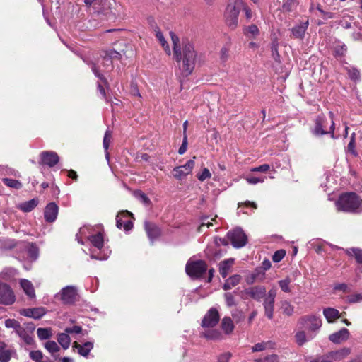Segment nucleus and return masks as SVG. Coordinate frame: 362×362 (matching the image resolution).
Masks as SVG:
<instances>
[{"label": "nucleus", "instance_id": "6", "mask_svg": "<svg viewBox=\"0 0 362 362\" xmlns=\"http://www.w3.org/2000/svg\"><path fill=\"white\" fill-rule=\"evenodd\" d=\"M298 323L304 329L308 330V332L316 335L317 332L322 326V320L319 316L315 315H305L300 318Z\"/></svg>", "mask_w": 362, "mask_h": 362}, {"label": "nucleus", "instance_id": "40", "mask_svg": "<svg viewBox=\"0 0 362 362\" xmlns=\"http://www.w3.org/2000/svg\"><path fill=\"white\" fill-rule=\"evenodd\" d=\"M349 255H354L357 262L362 264V250L358 248H351L346 250Z\"/></svg>", "mask_w": 362, "mask_h": 362}, {"label": "nucleus", "instance_id": "58", "mask_svg": "<svg viewBox=\"0 0 362 362\" xmlns=\"http://www.w3.org/2000/svg\"><path fill=\"white\" fill-rule=\"evenodd\" d=\"M187 136H183L182 144L178 150L179 154L182 155L186 152L187 148Z\"/></svg>", "mask_w": 362, "mask_h": 362}, {"label": "nucleus", "instance_id": "57", "mask_svg": "<svg viewBox=\"0 0 362 362\" xmlns=\"http://www.w3.org/2000/svg\"><path fill=\"white\" fill-rule=\"evenodd\" d=\"M232 356V354L230 352H226L221 354L218 357V362H228Z\"/></svg>", "mask_w": 362, "mask_h": 362}, {"label": "nucleus", "instance_id": "12", "mask_svg": "<svg viewBox=\"0 0 362 362\" xmlns=\"http://www.w3.org/2000/svg\"><path fill=\"white\" fill-rule=\"evenodd\" d=\"M195 165L194 160H189L185 165L173 168V175L176 180H182L189 175Z\"/></svg>", "mask_w": 362, "mask_h": 362}, {"label": "nucleus", "instance_id": "48", "mask_svg": "<svg viewBox=\"0 0 362 362\" xmlns=\"http://www.w3.org/2000/svg\"><path fill=\"white\" fill-rule=\"evenodd\" d=\"M214 220V218H211V221H209L208 217H203L202 218V222L198 228V231L202 232L204 227L209 228L210 226H212L211 221H213Z\"/></svg>", "mask_w": 362, "mask_h": 362}, {"label": "nucleus", "instance_id": "19", "mask_svg": "<svg viewBox=\"0 0 362 362\" xmlns=\"http://www.w3.org/2000/svg\"><path fill=\"white\" fill-rule=\"evenodd\" d=\"M200 337L213 341H219L223 339V334L217 329H206L200 334Z\"/></svg>", "mask_w": 362, "mask_h": 362}, {"label": "nucleus", "instance_id": "64", "mask_svg": "<svg viewBox=\"0 0 362 362\" xmlns=\"http://www.w3.org/2000/svg\"><path fill=\"white\" fill-rule=\"evenodd\" d=\"M247 30L249 33H250L251 35H252L254 36L258 35V33H259V29H258L257 26L255 25H250L247 28Z\"/></svg>", "mask_w": 362, "mask_h": 362}, {"label": "nucleus", "instance_id": "34", "mask_svg": "<svg viewBox=\"0 0 362 362\" xmlns=\"http://www.w3.org/2000/svg\"><path fill=\"white\" fill-rule=\"evenodd\" d=\"M122 55L121 52H117L115 49H108L103 52V57L106 61L120 60Z\"/></svg>", "mask_w": 362, "mask_h": 362}, {"label": "nucleus", "instance_id": "28", "mask_svg": "<svg viewBox=\"0 0 362 362\" xmlns=\"http://www.w3.org/2000/svg\"><path fill=\"white\" fill-rule=\"evenodd\" d=\"M145 230L148 234V236L150 239L153 240L160 235V230L158 227L156 225L151 223L149 222L146 221L145 224Z\"/></svg>", "mask_w": 362, "mask_h": 362}, {"label": "nucleus", "instance_id": "37", "mask_svg": "<svg viewBox=\"0 0 362 362\" xmlns=\"http://www.w3.org/2000/svg\"><path fill=\"white\" fill-rule=\"evenodd\" d=\"M255 362H279V356L276 354L266 355L262 357L255 358Z\"/></svg>", "mask_w": 362, "mask_h": 362}, {"label": "nucleus", "instance_id": "41", "mask_svg": "<svg viewBox=\"0 0 362 362\" xmlns=\"http://www.w3.org/2000/svg\"><path fill=\"white\" fill-rule=\"evenodd\" d=\"M45 348L52 355L59 351V346L54 341H48L45 344Z\"/></svg>", "mask_w": 362, "mask_h": 362}, {"label": "nucleus", "instance_id": "52", "mask_svg": "<svg viewBox=\"0 0 362 362\" xmlns=\"http://www.w3.org/2000/svg\"><path fill=\"white\" fill-rule=\"evenodd\" d=\"M28 255L33 259H35L38 255V249L33 244L30 245L28 247Z\"/></svg>", "mask_w": 362, "mask_h": 362}, {"label": "nucleus", "instance_id": "53", "mask_svg": "<svg viewBox=\"0 0 362 362\" xmlns=\"http://www.w3.org/2000/svg\"><path fill=\"white\" fill-rule=\"evenodd\" d=\"M226 305L228 307L235 305V300L233 295L230 293H226L224 295Z\"/></svg>", "mask_w": 362, "mask_h": 362}, {"label": "nucleus", "instance_id": "33", "mask_svg": "<svg viewBox=\"0 0 362 362\" xmlns=\"http://www.w3.org/2000/svg\"><path fill=\"white\" fill-rule=\"evenodd\" d=\"M38 204V200L37 199H33L28 202L21 203L18 206V209L24 212H30L35 209Z\"/></svg>", "mask_w": 362, "mask_h": 362}, {"label": "nucleus", "instance_id": "44", "mask_svg": "<svg viewBox=\"0 0 362 362\" xmlns=\"http://www.w3.org/2000/svg\"><path fill=\"white\" fill-rule=\"evenodd\" d=\"M5 326L7 328H13L15 329L16 332L18 331V328L21 327V325L18 321L14 319H7L5 321Z\"/></svg>", "mask_w": 362, "mask_h": 362}, {"label": "nucleus", "instance_id": "11", "mask_svg": "<svg viewBox=\"0 0 362 362\" xmlns=\"http://www.w3.org/2000/svg\"><path fill=\"white\" fill-rule=\"evenodd\" d=\"M220 320V315L216 308H211L204 316L202 326L204 328L215 327Z\"/></svg>", "mask_w": 362, "mask_h": 362}, {"label": "nucleus", "instance_id": "61", "mask_svg": "<svg viewBox=\"0 0 362 362\" xmlns=\"http://www.w3.org/2000/svg\"><path fill=\"white\" fill-rule=\"evenodd\" d=\"M346 51V46L345 45H340L339 47H335V54L338 56H343Z\"/></svg>", "mask_w": 362, "mask_h": 362}, {"label": "nucleus", "instance_id": "25", "mask_svg": "<svg viewBox=\"0 0 362 362\" xmlns=\"http://www.w3.org/2000/svg\"><path fill=\"white\" fill-rule=\"evenodd\" d=\"M308 26V21L303 22L292 28V33L296 38L303 39Z\"/></svg>", "mask_w": 362, "mask_h": 362}, {"label": "nucleus", "instance_id": "32", "mask_svg": "<svg viewBox=\"0 0 362 362\" xmlns=\"http://www.w3.org/2000/svg\"><path fill=\"white\" fill-rule=\"evenodd\" d=\"M351 353L349 348H342L331 353V358L334 360H342L347 357Z\"/></svg>", "mask_w": 362, "mask_h": 362}, {"label": "nucleus", "instance_id": "63", "mask_svg": "<svg viewBox=\"0 0 362 362\" xmlns=\"http://www.w3.org/2000/svg\"><path fill=\"white\" fill-rule=\"evenodd\" d=\"M259 270L256 269L255 272L252 274L250 276L246 279V282L248 284H252L258 278Z\"/></svg>", "mask_w": 362, "mask_h": 362}, {"label": "nucleus", "instance_id": "50", "mask_svg": "<svg viewBox=\"0 0 362 362\" xmlns=\"http://www.w3.org/2000/svg\"><path fill=\"white\" fill-rule=\"evenodd\" d=\"M347 300L350 303H356L362 301V293L347 296Z\"/></svg>", "mask_w": 362, "mask_h": 362}, {"label": "nucleus", "instance_id": "9", "mask_svg": "<svg viewBox=\"0 0 362 362\" xmlns=\"http://www.w3.org/2000/svg\"><path fill=\"white\" fill-rule=\"evenodd\" d=\"M76 297L77 290L76 288L73 286H68L63 288L61 291L55 296V298H59L64 304L74 303Z\"/></svg>", "mask_w": 362, "mask_h": 362}, {"label": "nucleus", "instance_id": "46", "mask_svg": "<svg viewBox=\"0 0 362 362\" xmlns=\"http://www.w3.org/2000/svg\"><path fill=\"white\" fill-rule=\"evenodd\" d=\"M29 356L35 362H40L42 361L43 354L40 351H31L29 353Z\"/></svg>", "mask_w": 362, "mask_h": 362}, {"label": "nucleus", "instance_id": "38", "mask_svg": "<svg viewBox=\"0 0 362 362\" xmlns=\"http://www.w3.org/2000/svg\"><path fill=\"white\" fill-rule=\"evenodd\" d=\"M2 181L6 186L16 189H21L23 186L20 181L14 179L4 178Z\"/></svg>", "mask_w": 362, "mask_h": 362}, {"label": "nucleus", "instance_id": "29", "mask_svg": "<svg viewBox=\"0 0 362 362\" xmlns=\"http://www.w3.org/2000/svg\"><path fill=\"white\" fill-rule=\"evenodd\" d=\"M21 288L25 294L30 298H35V292L33 284L26 279H21L20 281Z\"/></svg>", "mask_w": 362, "mask_h": 362}, {"label": "nucleus", "instance_id": "35", "mask_svg": "<svg viewBox=\"0 0 362 362\" xmlns=\"http://www.w3.org/2000/svg\"><path fill=\"white\" fill-rule=\"evenodd\" d=\"M89 240L94 247L99 250H100L103 247L104 239L101 233H98L95 235H90L89 237Z\"/></svg>", "mask_w": 362, "mask_h": 362}, {"label": "nucleus", "instance_id": "55", "mask_svg": "<svg viewBox=\"0 0 362 362\" xmlns=\"http://www.w3.org/2000/svg\"><path fill=\"white\" fill-rule=\"evenodd\" d=\"M348 74H349V76L352 80L356 81V80H358L360 78V73H359L358 70H357L355 68H352V69H349L348 71Z\"/></svg>", "mask_w": 362, "mask_h": 362}, {"label": "nucleus", "instance_id": "49", "mask_svg": "<svg viewBox=\"0 0 362 362\" xmlns=\"http://www.w3.org/2000/svg\"><path fill=\"white\" fill-rule=\"evenodd\" d=\"M211 174L208 168H204L201 173L197 174V177L200 181H204L205 180L210 178Z\"/></svg>", "mask_w": 362, "mask_h": 362}, {"label": "nucleus", "instance_id": "45", "mask_svg": "<svg viewBox=\"0 0 362 362\" xmlns=\"http://www.w3.org/2000/svg\"><path fill=\"white\" fill-rule=\"evenodd\" d=\"M111 140H112V132L110 130H107L105 133V136L103 138V148H105V151H107V149L110 146V144L111 143Z\"/></svg>", "mask_w": 362, "mask_h": 362}, {"label": "nucleus", "instance_id": "7", "mask_svg": "<svg viewBox=\"0 0 362 362\" xmlns=\"http://www.w3.org/2000/svg\"><path fill=\"white\" fill-rule=\"evenodd\" d=\"M207 265L203 260L188 261L185 267L186 273L192 278H199L206 272Z\"/></svg>", "mask_w": 362, "mask_h": 362}, {"label": "nucleus", "instance_id": "16", "mask_svg": "<svg viewBox=\"0 0 362 362\" xmlns=\"http://www.w3.org/2000/svg\"><path fill=\"white\" fill-rule=\"evenodd\" d=\"M349 331L346 328H342L339 332L329 336V339L334 344H340L346 341L349 337Z\"/></svg>", "mask_w": 362, "mask_h": 362}, {"label": "nucleus", "instance_id": "42", "mask_svg": "<svg viewBox=\"0 0 362 362\" xmlns=\"http://www.w3.org/2000/svg\"><path fill=\"white\" fill-rule=\"evenodd\" d=\"M281 310L283 313L287 315H291L293 313V306L288 301L284 300L281 303Z\"/></svg>", "mask_w": 362, "mask_h": 362}, {"label": "nucleus", "instance_id": "54", "mask_svg": "<svg viewBox=\"0 0 362 362\" xmlns=\"http://www.w3.org/2000/svg\"><path fill=\"white\" fill-rule=\"evenodd\" d=\"M269 169H270V165L269 164H263L258 167L252 168L250 169V171L253 172V173H256V172L266 173Z\"/></svg>", "mask_w": 362, "mask_h": 362}, {"label": "nucleus", "instance_id": "47", "mask_svg": "<svg viewBox=\"0 0 362 362\" xmlns=\"http://www.w3.org/2000/svg\"><path fill=\"white\" fill-rule=\"evenodd\" d=\"M134 196L139 199L141 202L149 204H150V199L148 197L141 191L138 190L134 192Z\"/></svg>", "mask_w": 362, "mask_h": 362}, {"label": "nucleus", "instance_id": "4", "mask_svg": "<svg viewBox=\"0 0 362 362\" xmlns=\"http://www.w3.org/2000/svg\"><path fill=\"white\" fill-rule=\"evenodd\" d=\"M243 6L242 0H229L224 13L226 25L231 29H235L238 23V16Z\"/></svg>", "mask_w": 362, "mask_h": 362}, {"label": "nucleus", "instance_id": "39", "mask_svg": "<svg viewBox=\"0 0 362 362\" xmlns=\"http://www.w3.org/2000/svg\"><path fill=\"white\" fill-rule=\"evenodd\" d=\"M37 334L40 339L45 340L49 339L52 336L51 329L49 328H38Z\"/></svg>", "mask_w": 362, "mask_h": 362}, {"label": "nucleus", "instance_id": "56", "mask_svg": "<svg viewBox=\"0 0 362 362\" xmlns=\"http://www.w3.org/2000/svg\"><path fill=\"white\" fill-rule=\"evenodd\" d=\"M348 150L354 156H357V153L355 151L354 134H352L351 141H350L349 144H348Z\"/></svg>", "mask_w": 362, "mask_h": 362}, {"label": "nucleus", "instance_id": "24", "mask_svg": "<svg viewBox=\"0 0 362 362\" xmlns=\"http://www.w3.org/2000/svg\"><path fill=\"white\" fill-rule=\"evenodd\" d=\"M315 334L312 333H305L304 330H299L295 334V340L298 346H303L307 341L313 339Z\"/></svg>", "mask_w": 362, "mask_h": 362}, {"label": "nucleus", "instance_id": "21", "mask_svg": "<svg viewBox=\"0 0 362 362\" xmlns=\"http://www.w3.org/2000/svg\"><path fill=\"white\" fill-rule=\"evenodd\" d=\"M72 348L74 349H77L78 353L80 355H81L84 357H87L88 356L90 351L93 348V344L92 342L88 341V342L84 343L83 345H81V344H78V342L74 341L73 343Z\"/></svg>", "mask_w": 362, "mask_h": 362}, {"label": "nucleus", "instance_id": "60", "mask_svg": "<svg viewBox=\"0 0 362 362\" xmlns=\"http://www.w3.org/2000/svg\"><path fill=\"white\" fill-rule=\"evenodd\" d=\"M334 289L336 291H342L344 293L349 292L348 286L346 284H337L334 285Z\"/></svg>", "mask_w": 362, "mask_h": 362}, {"label": "nucleus", "instance_id": "30", "mask_svg": "<svg viewBox=\"0 0 362 362\" xmlns=\"http://www.w3.org/2000/svg\"><path fill=\"white\" fill-rule=\"evenodd\" d=\"M241 280V276L235 274L227 279L223 284V288L226 291L231 289L237 286Z\"/></svg>", "mask_w": 362, "mask_h": 362}, {"label": "nucleus", "instance_id": "14", "mask_svg": "<svg viewBox=\"0 0 362 362\" xmlns=\"http://www.w3.org/2000/svg\"><path fill=\"white\" fill-rule=\"evenodd\" d=\"M40 164L53 167L57 165L59 158L57 153L54 151H42L40 153Z\"/></svg>", "mask_w": 362, "mask_h": 362}, {"label": "nucleus", "instance_id": "10", "mask_svg": "<svg viewBox=\"0 0 362 362\" xmlns=\"http://www.w3.org/2000/svg\"><path fill=\"white\" fill-rule=\"evenodd\" d=\"M16 300L15 295L11 287L0 282V303L6 305H12Z\"/></svg>", "mask_w": 362, "mask_h": 362}, {"label": "nucleus", "instance_id": "26", "mask_svg": "<svg viewBox=\"0 0 362 362\" xmlns=\"http://www.w3.org/2000/svg\"><path fill=\"white\" fill-rule=\"evenodd\" d=\"M323 315L329 323L334 322L341 317L338 310L333 308H326L323 310Z\"/></svg>", "mask_w": 362, "mask_h": 362}, {"label": "nucleus", "instance_id": "17", "mask_svg": "<svg viewBox=\"0 0 362 362\" xmlns=\"http://www.w3.org/2000/svg\"><path fill=\"white\" fill-rule=\"evenodd\" d=\"M151 21L155 24L154 26H153V30H154V32H155V35H156V39L159 41L160 44L161 45V46L164 49L165 53L168 55H170L171 54L170 48L167 41L165 40L163 34L160 31V29L155 23V22H154L153 18H151Z\"/></svg>", "mask_w": 362, "mask_h": 362}, {"label": "nucleus", "instance_id": "51", "mask_svg": "<svg viewBox=\"0 0 362 362\" xmlns=\"http://www.w3.org/2000/svg\"><path fill=\"white\" fill-rule=\"evenodd\" d=\"M286 252L284 250H280L274 252L272 260L274 262H279L285 256Z\"/></svg>", "mask_w": 362, "mask_h": 362}, {"label": "nucleus", "instance_id": "62", "mask_svg": "<svg viewBox=\"0 0 362 362\" xmlns=\"http://www.w3.org/2000/svg\"><path fill=\"white\" fill-rule=\"evenodd\" d=\"M82 329L80 326H74L72 327H69L65 329V332L67 334L76 333L79 334L81 332Z\"/></svg>", "mask_w": 362, "mask_h": 362}, {"label": "nucleus", "instance_id": "59", "mask_svg": "<svg viewBox=\"0 0 362 362\" xmlns=\"http://www.w3.org/2000/svg\"><path fill=\"white\" fill-rule=\"evenodd\" d=\"M246 181L251 185H256L259 182H263L264 179L255 177H247L245 178Z\"/></svg>", "mask_w": 362, "mask_h": 362}, {"label": "nucleus", "instance_id": "43", "mask_svg": "<svg viewBox=\"0 0 362 362\" xmlns=\"http://www.w3.org/2000/svg\"><path fill=\"white\" fill-rule=\"evenodd\" d=\"M290 283H291L290 279L287 278L285 279L280 280L279 281V285L281 289L284 292L289 293V292H291Z\"/></svg>", "mask_w": 362, "mask_h": 362}, {"label": "nucleus", "instance_id": "15", "mask_svg": "<svg viewBox=\"0 0 362 362\" xmlns=\"http://www.w3.org/2000/svg\"><path fill=\"white\" fill-rule=\"evenodd\" d=\"M58 212V206L54 202L49 203L46 206L44 211V216L45 221L49 223L54 222L57 219Z\"/></svg>", "mask_w": 362, "mask_h": 362}, {"label": "nucleus", "instance_id": "18", "mask_svg": "<svg viewBox=\"0 0 362 362\" xmlns=\"http://www.w3.org/2000/svg\"><path fill=\"white\" fill-rule=\"evenodd\" d=\"M20 313L26 317L40 319L46 313V311L44 308H35L23 309L21 310Z\"/></svg>", "mask_w": 362, "mask_h": 362}, {"label": "nucleus", "instance_id": "36", "mask_svg": "<svg viewBox=\"0 0 362 362\" xmlns=\"http://www.w3.org/2000/svg\"><path fill=\"white\" fill-rule=\"evenodd\" d=\"M57 341L64 349H67L70 346L71 339L66 332L57 335Z\"/></svg>", "mask_w": 362, "mask_h": 362}, {"label": "nucleus", "instance_id": "1", "mask_svg": "<svg viewBox=\"0 0 362 362\" xmlns=\"http://www.w3.org/2000/svg\"><path fill=\"white\" fill-rule=\"evenodd\" d=\"M173 46V57L177 62L182 61V68L186 75L190 74L195 67L197 54L194 47L189 42H183L182 48L179 45V37L173 33H170Z\"/></svg>", "mask_w": 362, "mask_h": 362}, {"label": "nucleus", "instance_id": "8", "mask_svg": "<svg viewBox=\"0 0 362 362\" xmlns=\"http://www.w3.org/2000/svg\"><path fill=\"white\" fill-rule=\"evenodd\" d=\"M228 238L234 247L240 248L245 246L247 242V237L243 230L237 228L228 233Z\"/></svg>", "mask_w": 362, "mask_h": 362}, {"label": "nucleus", "instance_id": "22", "mask_svg": "<svg viewBox=\"0 0 362 362\" xmlns=\"http://www.w3.org/2000/svg\"><path fill=\"white\" fill-rule=\"evenodd\" d=\"M221 328L226 335H231L235 329L232 319L230 317H224L221 322Z\"/></svg>", "mask_w": 362, "mask_h": 362}, {"label": "nucleus", "instance_id": "3", "mask_svg": "<svg viewBox=\"0 0 362 362\" xmlns=\"http://www.w3.org/2000/svg\"><path fill=\"white\" fill-rule=\"evenodd\" d=\"M338 211L359 214L362 212V199L354 192L342 194L336 202Z\"/></svg>", "mask_w": 362, "mask_h": 362}, {"label": "nucleus", "instance_id": "31", "mask_svg": "<svg viewBox=\"0 0 362 362\" xmlns=\"http://www.w3.org/2000/svg\"><path fill=\"white\" fill-rule=\"evenodd\" d=\"M16 355V351L13 349L4 348L0 351V362H9L12 357Z\"/></svg>", "mask_w": 362, "mask_h": 362}, {"label": "nucleus", "instance_id": "2", "mask_svg": "<svg viewBox=\"0 0 362 362\" xmlns=\"http://www.w3.org/2000/svg\"><path fill=\"white\" fill-rule=\"evenodd\" d=\"M276 296V288H272L266 296V288L263 286H256L250 287L243 291V298L247 299L251 298L257 301L261 300L264 296L263 306L265 315L269 319H272L274 310V302Z\"/></svg>", "mask_w": 362, "mask_h": 362}, {"label": "nucleus", "instance_id": "13", "mask_svg": "<svg viewBox=\"0 0 362 362\" xmlns=\"http://www.w3.org/2000/svg\"><path fill=\"white\" fill-rule=\"evenodd\" d=\"M132 215L127 211L119 212L116 216V226L118 228L123 229L125 231H129L133 228V223L129 219V216Z\"/></svg>", "mask_w": 362, "mask_h": 362}, {"label": "nucleus", "instance_id": "5", "mask_svg": "<svg viewBox=\"0 0 362 362\" xmlns=\"http://www.w3.org/2000/svg\"><path fill=\"white\" fill-rule=\"evenodd\" d=\"M327 119L324 115H319L315 122V127L313 129V133L316 136H321L331 134V136L334 138V122L332 117L330 119L329 131L327 129V124H328Z\"/></svg>", "mask_w": 362, "mask_h": 362}, {"label": "nucleus", "instance_id": "23", "mask_svg": "<svg viewBox=\"0 0 362 362\" xmlns=\"http://www.w3.org/2000/svg\"><path fill=\"white\" fill-rule=\"evenodd\" d=\"M33 328L28 329L21 326L16 332V334L25 341V343L27 344H32L34 341L33 338Z\"/></svg>", "mask_w": 362, "mask_h": 362}, {"label": "nucleus", "instance_id": "27", "mask_svg": "<svg viewBox=\"0 0 362 362\" xmlns=\"http://www.w3.org/2000/svg\"><path fill=\"white\" fill-rule=\"evenodd\" d=\"M233 264L234 259L232 258L224 260L219 264V272L223 278H226L228 275Z\"/></svg>", "mask_w": 362, "mask_h": 362}, {"label": "nucleus", "instance_id": "20", "mask_svg": "<svg viewBox=\"0 0 362 362\" xmlns=\"http://www.w3.org/2000/svg\"><path fill=\"white\" fill-rule=\"evenodd\" d=\"M276 348L275 342L272 341H261L252 346V352H260L263 351L274 350Z\"/></svg>", "mask_w": 362, "mask_h": 362}]
</instances>
